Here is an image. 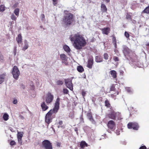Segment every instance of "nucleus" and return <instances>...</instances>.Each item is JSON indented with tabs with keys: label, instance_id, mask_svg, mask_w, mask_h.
Masks as SVG:
<instances>
[{
	"label": "nucleus",
	"instance_id": "f257e3e1",
	"mask_svg": "<svg viewBox=\"0 0 149 149\" xmlns=\"http://www.w3.org/2000/svg\"><path fill=\"white\" fill-rule=\"evenodd\" d=\"M69 38L72 42H73V45L77 50L81 49L87 44L84 35L80 34L79 33L70 36Z\"/></svg>",
	"mask_w": 149,
	"mask_h": 149
},
{
	"label": "nucleus",
	"instance_id": "f03ea898",
	"mask_svg": "<svg viewBox=\"0 0 149 149\" xmlns=\"http://www.w3.org/2000/svg\"><path fill=\"white\" fill-rule=\"evenodd\" d=\"M60 99L58 97L56 100L53 108L51 109L46 114L45 122L49 125L51 123L53 118L56 117V114L59 109Z\"/></svg>",
	"mask_w": 149,
	"mask_h": 149
},
{
	"label": "nucleus",
	"instance_id": "7ed1b4c3",
	"mask_svg": "<svg viewBox=\"0 0 149 149\" xmlns=\"http://www.w3.org/2000/svg\"><path fill=\"white\" fill-rule=\"evenodd\" d=\"M65 15L63 17L62 22L66 26H68L74 22V17L73 14L70 13H66Z\"/></svg>",
	"mask_w": 149,
	"mask_h": 149
},
{
	"label": "nucleus",
	"instance_id": "20e7f679",
	"mask_svg": "<svg viewBox=\"0 0 149 149\" xmlns=\"http://www.w3.org/2000/svg\"><path fill=\"white\" fill-rule=\"evenodd\" d=\"M109 118L116 120H120L122 118L121 113L119 112H116L113 109H110V112L107 115Z\"/></svg>",
	"mask_w": 149,
	"mask_h": 149
},
{
	"label": "nucleus",
	"instance_id": "39448f33",
	"mask_svg": "<svg viewBox=\"0 0 149 149\" xmlns=\"http://www.w3.org/2000/svg\"><path fill=\"white\" fill-rule=\"evenodd\" d=\"M12 74L14 79H18L20 72L17 66H15L13 67L12 70Z\"/></svg>",
	"mask_w": 149,
	"mask_h": 149
},
{
	"label": "nucleus",
	"instance_id": "423d86ee",
	"mask_svg": "<svg viewBox=\"0 0 149 149\" xmlns=\"http://www.w3.org/2000/svg\"><path fill=\"white\" fill-rule=\"evenodd\" d=\"M42 144L45 149H53L52 143L48 140H44L42 141Z\"/></svg>",
	"mask_w": 149,
	"mask_h": 149
},
{
	"label": "nucleus",
	"instance_id": "0eeeda50",
	"mask_svg": "<svg viewBox=\"0 0 149 149\" xmlns=\"http://www.w3.org/2000/svg\"><path fill=\"white\" fill-rule=\"evenodd\" d=\"M127 127L129 129H132L134 130H138L139 127V125L137 123L130 122L127 125Z\"/></svg>",
	"mask_w": 149,
	"mask_h": 149
},
{
	"label": "nucleus",
	"instance_id": "6e6552de",
	"mask_svg": "<svg viewBox=\"0 0 149 149\" xmlns=\"http://www.w3.org/2000/svg\"><path fill=\"white\" fill-rule=\"evenodd\" d=\"M54 98L53 95L50 92H48L46 94L45 102L48 104L52 102Z\"/></svg>",
	"mask_w": 149,
	"mask_h": 149
},
{
	"label": "nucleus",
	"instance_id": "1a4fd4ad",
	"mask_svg": "<svg viewBox=\"0 0 149 149\" xmlns=\"http://www.w3.org/2000/svg\"><path fill=\"white\" fill-rule=\"evenodd\" d=\"M65 81L67 87L70 90L72 91L73 89V84L72 83V79H65Z\"/></svg>",
	"mask_w": 149,
	"mask_h": 149
},
{
	"label": "nucleus",
	"instance_id": "9d476101",
	"mask_svg": "<svg viewBox=\"0 0 149 149\" xmlns=\"http://www.w3.org/2000/svg\"><path fill=\"white\" fill-rule=\"evenodd\" d=\"M94 61L93 57L92 56L89 58L87 61L86 66L90 69H91L93 64Z\"/></svg>",
	"mask_w": 149,
	"mask_h": 149
},
{
	"label": "nucleus",
	"instance_id": "9b49d317",
	"mask_svg": "<svg viewBox=\"0 0 149 149\" xmlns=\"http://www.w3.org/2000/svg\"><path fill=\"white\" fill-rule=\"evenodd\" d=\"M60 56V59L62 60V63L65 64V65H68V57L64 54H61Z\"/></svg>",
	"mask_w": 149,
	"mask_h": 149
},
{
	"label": "nucleus",
	"instance_id": "f8f14e48",
	"mask_svg": "<svg viewBox=\"0 0 149 149\" xmlns=\"http://www.w3.org/2000/svg\"><path fill=\"white\" fill-rule=\"evenodd\" d=\"M116 125L115 122L113 120L109 121L107 124L108 128L111 129H112Z\"/></svg>",
	"mask_w": 149,
	"mask_h": 149
},
{
	"label": "nucleus",
	"instance_id": "ddd939ff",
	"mask_svg": "<svg viewBox=\"0 0 149 149\" xmlns=\"http://www.w3.org/2000/svg\"><path fill=\"white\" fill-rule=\"evenodd\" d=\"M123 48V52L125 55H127L131 52V50L126 46H124Z\"/></svg>",
	"mask_w": 149,
	"mask_h": 149
},
{
	"label": "nucleus",
	"instance_id": "4468645a",
	"mask_svg": "<svg viewBox=\"0 0 149 149\" xmlns=\"http://www.w3.org/2000/svg\"><path fill=\"white\" fill-rule=\"evenodd\" d=\"M100 30L102 31L103 34H105L106 35H108L110 31V29L109 27L101 29Z\"/></svg>",
	"mask_w": 149,
	"mask_h": 149
},
{
	"label": "nucleus",
	"instance_id": "2eb2a0df",
	"mask_svg": "<svg viewBox=\"0 0 149 149\" xmlns=\"http://www.w3.org/2000/svg\"><path fill=\"white\" fill-rule=\"evenodd\" d=\"M22 38L21 33H19L18 34L17 37L16 38V40L19 46H20V45L22 44Z\"/></svg>",
	"mask_w": 149,
	"mask_h": 149
},
{
	"label": "nucleus",
	"instance_id": "dca6fc26",
	"mask_svg": "<svg viewBox=\"0 0 149 149\" xmlns=\"http://www.w3.org/2000/svg\"><path fill=\"white\" fill-rule=\"evenodd\" d=\"M104 104L105 106L107 108H109L110 109L113 108L109 101L107 99L105 101Z\"/></svg>",
	"mask_w": 149,
	"mask_h": 149
},
{
	"label": "nucleus",
	"instance_id": "f3484780",
	"mask_svg": "<svg viewBox=\"0 0 149 149\" xmlns=\"http://www.w3.org/2000/svg\"><path fill=\"white\" fill-rule=\"evenodd\" d=\"M6 76V73L0 74V84H1L4 81Z\"/></svg>",
	"mask_w": 149,
	"mask_h": 149
},
{
	"label": "nucleus",
	"instance_id": "a211bd4d",
	"mask_svg": "<svg viewBox=\"0 0 149 149\" xmlns=\"http://www.w3.org/2000/svg\"><path fill=\"white\" fill-rule=\"evenodd\" d=\"M42 111H44L47 109L49 108L46 104L44 102H42L41 105Z\"/></svg>",
	"mask_w": 149,
	"mask_h": 149
},
{
	"label": "nucleus",
	"instance_id": "6ab92c4d",
	"mask_svg": "<svg viewBox=\"0 0 149 149\" xmlns=\"http://www.w3.org/2000/svg\"><path fill=\"white\" fill-rule=\"evenodd\" d=\"M81 149H83L85 147L88 146V144L84 141H81L80 144Z\"/></svg>",
	"mask_w": 149,
	"mask_h": 149
},
{
	"label": "nucleus",
	"instance_id": "aec40b11",
	"mask_svg": "<svg viewBox=\"0 0 149 149\" xmlns=\"http://www.w3.org/2000/svg\"><path fill=\"white\" fill-rule=\"evenodd\" d=\"M95 60L97 63L101 62L102 61L103 59L101 56H97L95 57Z\"/></svg>",
	"mask_w": 149,
	"mask_h": 149
},
{
	"label": "nucleus",
	"instance_id": "412c9836",
	"mask_svg": "<svg viewBox=\"0 0 149 149\" xmlns=\"http://www.w3.org/2000/svg\"><path fill=\"white\" fill-rule=\"evenodd\" d=\"M24 45L22 47V49L23 50L25 51L28 48L29 45L27 40H25L24 41Z\"/></svg>",
	"mask_w": 149,
	"mask_h": 149
},
{
	"label": "nucleus",
	"instance_id": "4be33fe9",
	"mask_svg": "<svg viewBox=\"0 0 149 149\" xmlns=\"http://www.w3.org/2000/svg\"><path fill=\"white\" fill-rule=\"evenodd\" d=\"M101 10L104 12H107V8L104 3H102L101 5Z\"/></svg>",
	"mask_w": 149,
	"mask_h": 149
},
{
	"label": "nucleus",
	"instance_id": "5701e85b",
	"mask_svg": "<svg viewBox=\"0 0 149 149\" xmlns=\"http://www.w3.org/2000/svg\"><path fill=\"white\" fill-rule=\"evenodd\" d=\"M110 73L113 78L115 79L117 77V73L115 70H111L110 71Z\"/></svg>",
	"mask_w": 149,
	"mask_h": 149
},
{
	"label": "nucleus",
	"instance_id": "b1692460",
	"mask_svg": "<svg viewBox=\"0 0 149 149\" xmlns=\"http://www.w3.org/2000/svg\"><path fill=\"white\" fill-rule=\"evenodd\" d=\"M77 70L79 72H82L84 70L83 68L81 66H78L77 68Z\"/></svg>",
	"mask_w": 149,
	"mask_h": 149
},
{
	"label": "nucleus",
	"instance_id": "393cba45",
	"mask_svg": "<svg viewBox=\"0 0 149 149\" xmlns=\"http://www.w3.org/2000/svg\"><path fill=\"white\" fill-rule=\"evenodd\" d=\"M142 13L149 14V5L142 11Z\"/></svg>",
	"mask_w": 149,
	"mask_h": 149
},
{
	"label": "nucleus",
	"instance_id": "a878e982",
	"mask_svg": "<svg viewBox=\"0 0 149 149\" xmlns=\"http://www.w3.org/2000/svg\"><path fill=\"white\" fill-rule=\"evenodd\" d=\"M87 116L90 120H93L92 113L91 112H90L87 113Z\"/></svg>",
	"mask_w": 149,
	"mask_h": 149
},
{
	"label": "nucleus",
	"instance_id": "bb28decb",
	"mask_svg": "<svg viewBox=\"0 0 149 149\" xmlns=\"http://www.w3.org/2000/svg\"><path fill=\"white\" fill-rule=\"evenodd\" d=\"M24 134V132H17V138H22L23 135Z\"/></svg>",
	"mask_w": 149,
	"mask_h": 149
},
{
	"label": "nucleus",
	"instance_id": "cd10ccee",
	"mask_svg": "<svg viewBox=\"0 0 149 149\" xmlns=\"http://www.w3.org/2000/svg\"><path fill=\"white\" fill-rule=\"evenodd\" d=\"M63 48L65 51L67 52H70V49L69 47L67 45H65L63 46Z\"/></svg>",
	"mask_w": 149,
	"mask_h": 149
},
{
	"label": "nucleus",
	"instance_id": "c85d7f7f",
	"mask_svg": "<svg viewBox=\"0 0 149 149\" xmlns=\"http://www.w3.org/2000/svg\"><path fill=\"white\" fill-rule=\"evenodd\" d=\"M59 125H60L58 126V127H61L62 128H64L65 127V126L64 125H63V122L62 120H60L58 123Z\"/></svg>",
	"mask_w": 149,
	"mask_h": 149
},
{
	"label": "nucleus",
	"instance_id": "c756f323",
	"mask_svg": "<svg viewBox=\"0 0 149 149\" xmlns=\"http://www.w3.org/2000/svg\"><path fill=\"white\" fill-rule=\"evenodd\" d=\"M9 116L7 113H5L3 116V120L5 121H7L8 119Z\"/></svg>",
	"mask_w": 149,
	"mask_h": 149
},
{
	"label": "nucleus",
	"instance_id": "7c9ffc66",
	"mask_svg": "<svg viewBox=\"0 0 149 149\" xmlns=\"http://www.w3.org/2000/svg\"><path fill=\"white\" fill-rule=\"evenodd\" d=\"M119 93V92L118 91L116 92V95H115L114 94H111L110 95V96L112 98L114 99V100H116V96L117 95H118Z\"/></svg>",
	"mask_w": 149,
	"mask_h": 149
},
{
	"label": "nucleus",
	"instance_id": "2f4dec72",
	"mask_svg": "<svg viewBox=\"0 0 149 149\" xmlns=\"http://www.w3.org/2000/svg\"><path fill=\"white\" fill-rule=\"evenodd\" d=\"M131 17L132 15H131V13H127L126 15V18L127 19H130L132 20V18Z\"/></svg>",
	"mask_w": 149,
	"mask_h": 149
},
{
	"label": "nucleus",
	"instance_id": "473e14b6",
	"mask_svg": "<svg viewBox=\"0 0 149 149\" xmlns=\"http://www.w3.org/2000/svg\"><path fill=\"white\" fill-rule=\"evenodd\" d=\"M19 10L18 8H16L14 11V13L18 17L19 14Z\"/></svg>",
	"mask_w": 149,
	"mask_h": 149
},
{
	"label": "nucleus",
	"instance_id": "72a5a7b5",
	"mask_svg": "<svg viewBox=\"0 0 149 149\" xmlns=\"http://www.w3.org/2000/svg\"><path fill=\"white\" fill-rule=\"evenodd\" d=\"M5 10V7L4 5H0V12H3Z\"/></svg>",
	"mask_w": 149,
	"mask_h": 149
},
{
	"label": "nucleus",
	"instance_id": "f704fd0d",
	"mask_svg": "<svg viewBox=\"0 0 149 149\" xmlns=\"http://www.w3.org/2000/svg\"><path fill=\"white\" fill-rule=\"evenodd\" d=\"M57 85H61L63 84V82L62 81L58 80L56 82Z\"/></svg>",
	"mask_w": 149,
	"mask_h": 149
},
{
	"label": "nucleus",
	"instance_id": "c9c22d12",
	"mask_svg": "<svg viewBox=\"0 0 149 149\" xmlns=\"http://www.w3.org/2000/svg\"><path fill=\"white\" fill-rule=\"evenodd\" d=\"M116 89L115 86L114 84L112 85L110 88V91H115Z\"/></svg>",
	"mask_w": 149,
	"mask_h": 149
},
{
	"label": "nucleus",
	"instance_id": "e433bc0d",
	"mask_svg": "<svg viewBox=\"0 0 149 149\" xmlns=\"http://www.w3.org/2000/svg\"><path fill=\"white\" fill-rule=\"evenodd\" d=\"M103 56L104 58L106 60L108 59L109 56L108 54L105 53L104 54Z\"/></svg>",
	"mask_w": 149,
	"mask_h": 149
},
{
	"label": "nucleus",
	"instance_id": "4c0bfd02",
	"mask_svg": "<svg viewBox=\"0 0 149 149\" xmlns=\"http://www.w3.org/2000/svg\"><path fill=\"white\" fill-rule=\"evenodd\" d=\"M17 139L19 144L20 145H22V138H17Z\"/></svg>",
	"mask_w": 149,
	"mask_h": 149
},
{
	"label": "nucleus",
	"instance_id": "58836bf2",
	"mask_svg": "<svg viewBox=\"0 0 149 149\" xmlns=\"http://www.w3.org/2000/svg\"><path fill=\"white\" fill-rule=\"evenodd\" d=\"M3 56L0 52V61L1 62H3Z\"/></svg>",
	"mask_w": 149,
	"mask_h": 149
},
{
	"label": "nucleus",
	"instance_id": "ea45409f",
	"mask_svg": "<svg viewBox=\"0 0 149 149\" xmlns=\"http://www.w3.org/2000/svg\"><path fill=\"white\" fill-rule=\"evenodd\" d=\"M11 19L15 21L16 20V18L15 16L13 14L11 15Z\"/></svg>",
	"mask_w": 149,
	"mask_h": 149
},
{
	"label": "nucleus",
	"instance_id": "a19ab883",
	"mask_svg": "<svg viewBox=\"0 0 149 149\" xmlns=\"http://www.w3.org/2000/svg\"><path fill=\"white\" fill-rule=\"evenodd\" d=\"M63 93L65 94H67L69 93L68 90L66 88H64L63 89Z\"/></svg>",
	"mask_w": 149,
	"mask_h": 149
},
{
	"label": "nucleus",
	"instance_id": "79ce46f5",
	"mask_svg": "<svg viewBox=\"0 0 149 149\" xmlns=\"http://www.w3.org/2000/svg\"><path fill=\"white\" fill-rule=\"evenodd\" d=\"M10 145L11 146H13L16 144V142L14 141H11L10 143Z\"/></svg>",
	"mask_w": 149,
	"mask_h": 149
},
{
	"label": "nucleus",
	"instance_id": "37998d69",
	"mask_svg": "<svg viewBox=\"0 0 149 149\" xmlns=\"http://www.w3.org/2000/svg\"><path fill=\"white\" fill-rule=\"evenodd\" d=\"M57 0H52L53 4L54 6H56L57 4Z\"/></svg>",
	"mask_w": 149,
	"mask_h": 149
},
{
	"label": "nucleus",
	"instance_id": "c03bdc74",
	"mask_svg": "<svg viewBox=\"0 0 149 149\" xmlns=\"http://www.w3.org/2000/svg\"><path fill=\"white\" fill-rule=\"evenodd\" d=\"M125 36L127 38H129L130 36L129 33L126 31H125Z\"/></svg>",
	"mask_w": 149,
	"mask_h": 149
},
{
	"label": "nucleus",
	"instance_id": "a18cd8bd",
	"mask_svg": "<svg viewBox=\"0 0 149 149\" xmlns=\"http://www.w3.org/2000/svg\"><path fill=\"white\" fill-rule=\"evenodd\" d=\"M112 42L113 43L116 42V38L114 36H113Z\"/></svg>",
	"mask_w": 149,
	"mask_h": 149
},
{
	"label": "nucleus",
	"instance_id": "49530a36",
	"mask_svg": "<svg viewBox=\"0 0 149 149\" xmlns=\"http://www.w3.org/2000/svg\"><path fill=\"white\" fill-rule=\"evenodd\" d=\"M113 59L116 62L118 61L119 60L118 58L116 56H114L113 58Z\"/></svg>",
	"mask_w": 149,
	"mask_h": 149
},
{
	"label": "nucleus",
	"instance_id": "de8ad7c7",
	"mask_svg": "<svg viewBox=\"0 0 149 149\" xmlns=\"http://www.w3.org/2000/svg\"><path fill=\"white\" fill-rule=\"evenodd\" d=\"M139 149H147V148L145 146H143L140 147Z\"/></svg>",
	"mask_w": 149,
	"mask_h": 149
},
{
	"label": "nucleus",
	"instance_id": "09e8293b",
	"mask_svg": "<svg viewBox=\"0 0 149 149\" xmlns=\"http://www.w3.org/2000/svg\"><path fill=\"white\" fill-rule=\"evenodd\" d=\"M18 5V3H15L13 6V8H15L16 7H17Z\"/></svg>",
	"mask_w": 149,
	"mask_h": 149
},
{
	"label": "nucleus",
	"instance_id": "8fccbe9b",
	"mask_svg": "<svg viewBox=\"0 0 149 149\" xmlns=\"http://www.w3.org/2000/svg\"><path fill=\"white\" fill-rule=\"evenodd\" d=\"M86 94V93L85 92L83 91L82 92V95L83 97H84V96H85Z\"/></svg>",
	"mask_w": 149,
	"mask_h": 149
},
{
	"label": "nucleus",
	"instance_id": "3c124183",
	"mask_svg": "<svg viewBox=\"0 0 149 149\" xmlns=\"http://www.w3.org/2000/svg\"><path fill=\"white\" fill-rule=\"evenodd\" d=\"M74 131L76 132L77 134V135L78 134V129L77 127H75L74 129Z\"/></svg>",
	"mask_w": 149,
	"mask_h": 149
},
{
	"label": "nucleus",
	"instance_id": "603ef678",
	"mask_svg": "<svg viewBox=\"0 0 149 149\" xmlns=\"http://www.w3.org/2000/svg\"><path fill=\"white\" fill-rule=\"evenodd\" d=\"M19 117L22 120H23L24 119V116H23L21 115H20L19 116Z\"/></svg>",
	"mask_w": 149,
	"mask_h": 149
},
{
	"label": "nucleus",
	"instance_id": "864d4df0",
	"mask_svg": "<svg viewBox=\"0 0 149 149\" xmlns=\"http://www.w3.org/2000/svg\"><path fill=\"white\" fill-rule=\"evenodd\" d=\"M14 104H16L17 103V100L16 99L14 100L13 102Z\"/></svg>",
	"mask_w": 149,
	"mask_h": 149
},
{
	"label": "nucleus",
	"instance_id": "5fc2aeb1",
	"mask_svg": "<svg viewBox=\"0 0 149 149\" xmlns=\"http://www.w3.org/2000/svg\"><path fill=\"white\" fill-rule=\"evenodd\" d=\"M41 17L42 19H44L45 17V16L44 14H42L41 15Z\"/></svg>",
	"mask_w": 149,
	"mask_h": 149
},
{
	"label": "nucleus",
	"instance_id": "6e6d98bb",
	"mask_svg": "<svg viewBox=\"0 0 149 149\" xmlns=\"http://www.w3.org/2000/svg\"><path fill=\"white\" fill-rule=\"evenodd\" d=\"M16 47H15L14 49V54H15V55L16 54Z\"/></svg>",
	"mask_w": 149,
	"mask_h": 149
},
{
	"label": "nucleus",
	"instance_id": "4d7b16f0",
	"mask_svg": "<svg viewBox=\"0 0 149 149\" xmlns=\"http://www.w3.org/2000/svg\"><path fill=\"white\" fill-rule=\"evenodd\" d=\"M57 146L58 147H60L61 145V143L57 142L56 144Z\"/></svg>",
	"mask_w": 149,
	"mask_h": 149
},
{
	"label": "nucleus",
	"instance_id": "13d9d810",
	"mask_svg": "<svg viewBox=\"0 0 149 149\" xmlns=\"http://www.w3.org/2000/svg\"><path fill=\"white\" fill-rule=\"evenodd\" d=\"M103 1H105L107 3H109L110 2V0H103Z\"/></svg>",
	"mask_w": 149,
	"mask_h": 149
},
{
	"label": "nucleus",
	"instance_id": "bf43d9fd",
	"mask_svg": "<svg viewBox=\"0 0 149 149\" xmlns=\"http://www.w3.org/2000/svg\"><path fill=\"white\" fill-rule=\"evenodd\" d=\"M113 44H114V46L116 48V46H117L116 42L114 43Z\"/></svg>",
	"mask_w": 149,
	"mask_h": 149
},
{
	"label": "nucleus",
	"instance_id": "052dcab7",
	"mask_svg": "<svg viewBox=\"0 0 149 149\" xmlns=\"http://www.w3.org/2000/svg\"><path fill=\"white\" fill-rule=\"evenodd\" d=\"M146 46H148L149 48V43H148L146 45Z\"/></svg>",
	"mask_w": 149,
	"mask_h": 149
},
{
	"label": "nucleus",
	"instance_id": "680f3d73",
	"mask_svg": "<svg viewBox=\"0 0 149 149\" xmlns=\"http://www.w3.org/2000/svg\"><path fill=\"white\" fill-rule=\"evenodd\" d=\"M100 98L101 99V100H102V97H100Z\"/></svg>",
	"mask_w": 149,
	"mask_h": 149
}]
</instances>
